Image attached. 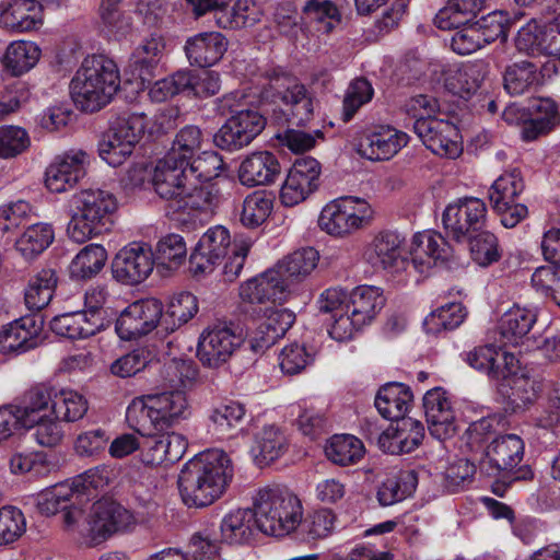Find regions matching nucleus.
I'll return each mask as SVG.
<instances>
[{"instance_id":"obj_1","label":"nucleus","mask_w":560,"mask_h":560,"mask_svg":"<svg viewBox=\"0 0 560 560\" xmlns=\"http://www.w3.org/2000/svg\"><path fill=\"white\" fill-rule=\"evenodd\" d=\"M187 408L186 396L177 392L149 394L139 404L128 407L129 425L145 438L142 448L147 465L159 466L182 458L187 442L182 435L167 431L186 418Z\"/></svg>"},{"instance_id":"obj_2","label":"nucleus","mask_w":560,"mask_h":560,"mask_svg":"<svg viewBox=\"0 0 560 560\" xmlns=\"http://www.w3.org/2000/svg\"><path fill=\"white\" fill-rule=\"evenodd\" d=\"M232 460L223 450L211 448L195 455L182 468L178 489L189 508H205L220 499L232 481Z\"/></svg>"},{"instance_id":"obj_3","label":"nucleus","mask_w":560,"mask_h":560,"mask_svg":"<svg viewBox=\"0 0 560 560\" xmlns=\"http://www.w3.org/2000/svg\"><path fill=\"white\" fill-rule=\"evenodd\" d=\"M120 88L116 62L106 55L86 56L70 81V95L78 109L95 113L108 105Z\"/></svg>"},{"instance_id":"obj_4","label":"nucleus","mask_w":560,"mask_h":560,"mask_svg":"<svg viewBox=\"0 0 560 560\" xmlns=\"http://www.w3.org/2000/svg\"><path fill=\"white\" fill-rule=\"evenodd\" d=\"M68 234L75 243H84L110 230L117 209L115 196L103 189H85L73 196Z\"/></svg>"},{"instance_id":"obj_5","label":"nucleus","mask_w":560,"mask_h":560,"mask_svg":"<svg viewBox=\"0 0 560 560\" xmlns=\"http://www.w3.org/2000/svg\"><path fill=\"white\" fill-rule=\"evenodd\" d=\"M252 512L255 526L261 533L284 536L298 528L302 505L299 498L288 489H264L258 492Z\"/></svg>"},{"instance_id":"obj_6","label":"nucleus","mask_w":560,"mask_h":560,"mask_svg":"<svg viewBox=\"0 0 560 560\" xmlns=\"http://www.w3.org/2000/svg\"><path fill=\"white\" fill-rule=\"evenodd\" d=\"M373 219L369 202L354 196H345L328 202L320 211L318 226L335 237H346L368 226Z\"/></svg>"},{"instance_id":"obj_7","label":"nucleus","mask_w":560,"mask_h":560,"mask_svg":"<svg viewBox=\"0 0 560 560\" xmlns=\"http://www.w3.org/2000/svg\"><path fill=\"white\" fill-rule=\"evenodd\" d=\"M147 127L142 114H122L116 117L98 142V154L107 164L121 165L132 153Z\"/></svg>"},{"instance_id":"obj_8","label":"nucleus","mask_w":560,"mask_h":560,"mask_svg":"<svg viewBox=\"0 0 560 560\" xmlns=\"http://www.w3.org/2000/svg\"><path fill=\"white\" fill-rule=\"evenodd\" d=\"M409 254L410 268L419 275L428 276L433 268L456 269L463 265L446 238L432 230L412 236Z\"/></svg>"},{"instance_id":"obj_9","label":"nucleus","mask_w":560,"mask_h":560,"mask_svg":"<svg viewBox=\"0 0 560 560\" xmlns=\"http://www.w3.org/2000/svg\"><path fill=\"white\" fill-rule=\"evenodd\" d=\"M131 521L132 515L119 503L106 499L98 500L92 505L88 516L83 510V520L74 528V533L97 545L127 528Z\"/></svg>"},{"instance_id":"obj_10","label":"nucleus","mask_w":560,"mask_h":560,"mask_svg":"<svg viewBox=\"0 0 560 560\" xmlns=\"http://www.w3.org/2000/svg\"><path fill=\"white\" fill-rule=\"evenodd\" d=\"M245 342L243 329L233 323H218L201 332L197 357L208 368H219Z\"/></svg>"},{"instance_id":"obj_11","label":"nucleus","mask_w":560,"mask_h":560,"mask_svg":"<svg viewBox=\"0 0 560 560\" xmlns=\"http://www.w3.org/2000/svg\"><path fill=\"white\" fill-rule=\"evenodd\" d=\"M487 206L476 197L458 198L443 211L442 222L447 234L457 243L485 229Z\"/></svg>"},{"instance_id":"obj_12","label":"nucleus","mask_w":560,"mask_h":560,"mask_svg":"<svg viewBox=\"0 0 560 560\" xmlns=\"http://www.w3.org/2000/svg\"><path fill=\"white\" fill-rule=\"evenodd\" d=\"M163 304L154 298L128 305L118 316L115 329L121 340H137L161 326Z\"/></svg>"},{"instance_id":"obj_13","label":"nucleus","mask_w":560,"mask_h":560,"mask_svg":"<svg viewBox=\"0 0 560 560\" xmlns=\"http://www.w3.org/2000/svg\"><path fill=\"white\" fill-rule=\"evenodd\" d=\"M320 172V164L316 159H296L281 185V203L284 207H294L306 200L318 188Z\"/></svg>"},{"instance_id":"obj_14","label":"nucleus","mask_w":560,"mask_h":560,"mask_svg":"<svg viewBox=\"0 0 560 560\" xmlns=\"http://www.w3.org/2000/svg\"><path fill=\"white\" fill-rule=\"evenodd\" d=\"M43 328L44 318L37 313L12 320L0 330V352L21 354L36 349L44 341Z\"/></svg>"},{"instance_id":"obj_15","label":"nucleus","mask_w":560,"mask_h":560,"mask_svg":"<svg viewBox=\"0 0 560 560\" xmlns=\"http://www.w3.org/2000/svg\"><path fill=\"white\" fill-rule=\"evenodd\" d=\"M515 46L530 56L560 57V18L545 24L529 21L518 30Z\"/></svg>"},{"instance_id":"obj_16","label":"nucleus","mask_w":560,"mask_h":560,"mask_svg":"<svg viewBox=\"0 0 560 560\" xmlns=\"http://www.w3.org/2000/svg\"><path fill=\"white\" fill-rule=\"evenodd\" d=\"M37 509L47 516L61 513L63 528L70 533H74V528L83 520L81 494L68 485H57L40 493Z\"/></svg>"},{"instance_id":"obj_17","label":"nucleus","mask_w":560,"mask_h":560,"mask_svg":"<svg viewBox=\"0 0 560 560\" xmlns=\"http://www.w3.org/2000/svg\"><path fill=\"white\" fill-rule=\"evenodd\" d=\"M269 86L275 96L291 107L293 122L305 125L313 115V98L306 88L288 73L273 71L269 77Z\"/></svg>"},{"instance_id":"obj_18","label":"nucleus","mask_w":560,"mask_h":560,"mask_svg":"<svg viewBox=\"0 0 560 560\" xmlns=\"http://www.w3.org/2000/svg\"><path fill=\"white\" fill-rule=\"evenodd\" d=\"M89 155L82 150H69L57 155L45 172V185L51 192L72 188L86 174Z\"/></svg>"},{"instance_id":"obj_19","label":"nucleus","mask_w":560,"mask_h":560,"mask_svg":"<svg viewBox=\"0 0 560 560\" xmlns=\"http://www.w3.org/2000/svg\"><path fill=\"white\" fill-rule=\"evenodd\" d=\"M415 132L435 155L456 159L463 152L459 130L447 120L420 121L415 126Z\"/></svg>"},{"instance_id":"obj_20","label":"nucleus","mask_w":560,"mask_h":560,"mask_svg":"<svg viewBox=\"0 0 560 560\" xmlns=\"http://www.w3.org/2000/svg\"><path fill=\"white\" fill-rule=\"evenodd\" d=\"M405 238L397 232L383 231L378 233L368 253V261L375 270L385 271L395 277L410 268V264L402 256Z\"/></svg>"},{"instance_id":"obj_21","label":"nucleus","mask_w":560,"mask_h":560,"mask_svg":"<svg viewBox=\"0 0 560 560\" xmlns=\"http://www.w3.org/2000/svg\"><path fill=\"white\" fill-rule=\"evenodd\" d=\"M155 267L151 247L140 242L122 247L112 261L115 280H145Z\"/></svg>"},{"instance_id":"obj_22","label":"nucleus","mask_w":560,"mask_h":560,"mask_svg":"<svg viewBox=\"0 0 560 560\" xmlns=\"http://www.w3.org/2000/svg\"><path fill=\"white\" fill-rule=\"evenodd\" d=\"M188 164V161L174 158V153H166L154 167L152 183L156 194L167 201V208L191 180Z\"/></svg>"},{"instance_id":"obj_23","label":"nucleus","mask_w":560,"mask_h":560,"mask_svg":"<svg viewBox=\"0 0 560 560\" xmlns=\"http://www.w3.org/2000/svg\"><path fill=\"white\" fill-rule=\"evenodd\" d=\"M423 409L432 436L445 440L456 432L455 412L443 388L435 387L424 394Z\"/></svg>"},{"instance_id":"obj_24","label":"nucleus","mask_w":560,"mask_h":560,"mask_svg":"<svg viewBox=\"0 0 560 560\" xmlns=\"http://www.w3.org/2000/svg\"><path fill=\"white\" fill-rule=\"evenodd\" d=\"M229 42L220 32H202L185 43V54L190 65L209 68L219 62L226 52Z\"/></svg>"},{"instance_id":"obj_25","label":"nucleus","mask_w":560,"mask_h":560,"mask_svg":"<svg viewBox=\"0 0 560 560\" xmlns=\"http://www.w3.org/2000/svg\"><path fill=\"white\" fill-rule=\"evenodd\" d=\"M319 259L318 252L313 247L299 249L277 265L258 276H252L246 280H289L290 278L308 277L316 268Z\"/></svg>"},{"instance_id":"obj_26","label":"nucleus","mask_w":560,"mask_h":560,"mask_svg":"<svg viewBox=\"0 0 560 560\" xmlns=\"http://www.w3.org/2000/svg\"><path fill=\"white\" fill-rule=\"evenodd\" d=\"M280 171V163L273 153L258 151L242 161L238 179L242 185L247 187L268 185L276 180Z\"/></svg>"},{"instance_id":"obj_27","label":"nucleus","mask_w":560,"mask_h":560,"mask_svg":"<svg viewBox=\"0 0 560 560\" xmlns=\"http://www.w3.org/2000/svg\"><path fill=\"white\" fill-rule=\"evenodd\" d=\"M219 201L218 189L212 183H201L191 179L167 208L168 213H192L211 211Z\"/></svg>"},{"instance_id":"obj_28","label":"nucleus","mask_w":560,"mask_h":560,"mask_svg":"<svg viewBox=\"0 0 560 560\" xmlns=\"http://www.w3.org/2000/svg\"><path fill=\"white\" fill-rule=\"evenodd\" d=\"M408 142V136L389 127H381L368 133L360 142V151L371 161L393 158Z\"/></svg>"},{"instance_id":"obj_29","label":"nucleus","mask_w":560,"mask_h":560,"mask_svg":"<svg viewBox=\"0 0 560 560\" xmlns=\"http://www.w3.org/2000/svg\"><path fill=\"white\" fill-rule=\"evenodd\" d=\"M524 442L513 433L495 438L487 447L486 457L492 471H512L523 459Z\"/></svg>"},{"instance_id":"obj_30","label":"nucleus","mask_w":560,"mask_h":560,"mask_svg":"<svg viewBox=\"0 0 560 560\" xmlns=\"http://www.w3.org/2000/svg\"><path fill=\"white\" fill-rule=\"evenodd\" d=\"M536 323V314L527 308L514 306L506 311L498 326L500 341L504 345L524 346L527 345L526 350L530 347V331L533 325Z\"/></svg>"},{"instance_id":"obj_31","label":"nucleus","mask_w":560,"mask_h":560,"mask_svg":"<svg viewBox=\"0 0 560 560\" xmlns=\"http://www.w3.org/2000/svg\"><path fill=\"white\" fill-rule=\"evenodd\" d=\"M49 327L57 336L70 340L86 339L102 329L103 318L83 311L72 312L55 316Z\"/></svg>"},{"instance_id":"obj_32","label":"nucleus","mask_w":560,"mask_h":560,"mask_svg":"<svg viewBox=\"0 0 560 560\" xmlns=\"http://www.w3.org/2000/svg\"><path fill=\"white\" fill-rule=\"evenodd\" d=\"M0 22L15 33L37 30L43 24V8L39 0H13L1 13Z\"/></svg>"},{"instance_id":"obj_33","label":"nucleus","mask_w":560,"mask_h":560,"mask_svg":"<svg viewBox=\"0 0 560 560\" xmlns=\"http://www.w3.org/2000/svg\"><path fill=\"white\" fill-rule=\"evenodd\" d=\"M413 395L409 386L392 382L378 389L374 405L378 413L387 420H395L407 416Z\"/></svg>"},{"instance_id":"obj_34","label":"nucleus","mask_w":560,"mask_h":560,"mask_svg":"<svg viewBox=\"0 0 560 560\" xmlns=\"http://www.w3.org/2000/svg\"><path fill=\"white\" fill-rule=\"evenodd\" d=\"M488 70V63L482 60L464 63L448 72L445 86L454 95L468 98L479 90Z\"/></svg>"},{"instance_id":"obj_35","label":"nucleus","mask_w":560,"mask_h":560,"mask_svg":"<svg viewBox=\"0 0 560 560\" xmlns=\"http://www.w3.org/2000/svg\"><path fill=\"white\" fill-rule=\"evenodd\" d=\"M230 0L221 5L215 13V24L224 30H241L252 27L262 18L259 4L250 0H237L230 5Z\"/></svg>"},{"instance_id":"obj_36","label":"nucleus","mask_w":560,"mask_h":560,"mask_svg":"<svg viewBox=\"0 0 560 560\" xmlns=\"http://www.w3.org/2000/svg\"><path fill=\"white\" fill-rule=\"evenodd\" d=\"M295 322V314L288 308L273 311L260 325L256 336L249 341L254 351H262L273 346Z\"/></svg>"},{"instance_id":"obj_37","label":"nucleus","mask_w":560,"mask_h":560,"mask_svg":"<svg viewBox=\"0 0 560 560\" xmlns=\"http://www.w3.org/2000/svg\"><path fill=\"white\" fill-rule=\"evenodd\" d=\"M120 1L101 0L96 25L98 30L108 38L121 39L132 31L131 16L120 9Z\"/></svg>"},{"instance_id":"obj_38","label":"nucleus","mask_w":560,"mask_h":560,"mask_svg":"<svg viewBox=\"0 0 560 560\" xmlns=\"http://www.w3.org/2000/svg\"><path fill=\"white\" fill-rule=\"evenodd\" d=\"M532 108L537 117L524 122L522 138L525 141H534L560 125V113L551 98H538L533 103Z\"/></svg>"},{"instance_id":"obj_39","label":"nucleus","mask_w":560,"mask_h":560,"mask_svg":"<svg viewBox=\"0 0 560 560\" xmlns=\"http://www.w3.org/2000/svg\"><path fill=\"white\" fill-rule=\"evenodd\" d=\"M383 290L375 285L361 284L349 295L348 310L353 312L357 324H369L385 305Z\"/></svg>"},{"instance_id":"obj_40","label":"nucleus","mask_w":560,"mask_h":560,"mask_svg":"<svg viewBox=\"0 0 560 560\" xmlns=\"http://www.w3.org/2000/svg\"><path fill=\"white\" fill-rule=\"evenodd\" d=\"M485 0H448L436 13L434 22L440 30L459 28L472 23L482 10Z\"/></svg>"},{"instance_id":"obj_41","label":"nucleus","mask_w":560,"mask_h":560,"mask_svg":"<svg viewBox=\"0 0 560 560\" xmlns=\"http://www.w3.org/2000/svg\"><path fill=\"white\" fill-rule=\"evenodd\" d=\"M416 470H401L386 478L378 487L376 499L382 506H390L410 497L417 489Z\"/></svg>"},{"instance_id":"obj_42","label":"nucleus","mask_w":560,"mask_h":560,"mask_svg":"<svg viewBox=\"0 0 560 560\" xmlns=\"http://www.w3.org/2000/svg\"><path fill=\"white\" fill-rule=\"evenodd\" d=\"M245 408L238 401H229L214 407L210 415V428L221 439H232L241 431Z\"/></svg>"},{"instance_id":"obj_43","label":"nucleus","mask_w":560,"mask_h":560,"mask_svg":"<svg viewBox=\"0 0 560 560\" xmlns=\"http://www.w3.org/2000/svg\"><path fill=\"white\" fill-rule=\"evenodd\" d=\"M56 389L46 384L32 387L25 395L21 406L13 407L22 420L23 428H34V423L46 415H39L52 405Z\"/></svg>"},{"instance_id":"obj_44","label":"nucleus","mask_w":560,"mask_h":560,"mask_svg":"<svg viewBox=\"0 0 560 560\" xmlns=\"http://www.w3.org/2000/svg\"><path fill=\"white\" fill-rule=\"evenodd\" d=\"M198 312L197 298L187 291L174 294L167 305L165 314L162 313L161 328L171 334L190 320Z\"/></svg>"},{"instance_id":"obj_45","label":"nucleus","mask_w":560,"mask_h":560,"mask_svg":"<svg viewBox=\"0 0 560 560\" xmlns=\"http://www.w3.org/2000/svg\"><path fill=\"white\" fill-rule=\"evenodd\" d=\"M39 57L40 48L34 42L15 40L7 47L2 63L9 73L19 77L34 68Z\"/></svg>"},{"instance_id":"obj_46","label":"nucleus","mask_w":560,"mask_h":560,"mask_svg":"<svg viewBox=\"0 0 560 560\" xmlns=\"http://www.w3.org/2000/svg\"><path fill=\"white\" fill-rule=\"evenodd\" d=\"M107 260L102 245L90 244L80 250L69 266L71 280H89L96 277Z\"/></svg>"},{"instance_id":"obj_47","label":"nucleus","mask_w":560,"mask_h":560,"mask_svg":"<svg viewBox=\"0 0 560 560\" xmlns=\"http://www.w3.org/2000/svg\"><path fill=\"white\" fill-rule=\"evenodd\" d=\"M254 514L252 509H238L228 514L221 523L222 540L230 545L248 542L253 536Z\"/></svg>"},{"instance_id":"obj_48","label":"nucleus","mask_w":560,"mask_h":560,"mask_svg":"<svg viewBox=\"0 0 560 560\" xmlns=\"http://www.w3.org/2000/svg\"><path fill=\"white\" fill-rule=\"evenodd\" d=\"M500 392L506 397V406L512 412L525 410L536 399L534 382L524 374L503 380Z\"/></svg>"},{"instance_id":"obj_49","label":"nucleus","mask_w":560,"mask_h":560,"mask_svg":"<svg viewBox=\"0 0 560 560\" xmlns=\"http://www.w3.org/2000/svg\"><path fill=\"white\" fill-rule=\"evenodd\" d=\"M164 48V38L158 34H152L136 48L132 61L142 80L152 77L153 70L163 56Z\"/></svg>"},{"instance_id":"obj_50","label":"nucleus","mask_w":560,"mask_h":560,"mask_svg":"<svg viewBox=\"0 0 560 560\" xmlns=\"http://www.w3.org/2000/svg\"><path fill=\"white\" fill-rule=\"evenodd\" d=\"M288 295L285 282H242L240 285L242 301L250 304L267 302L282 304Z\"/></svg>"},{"instance_id":"obj_51","label":"nucleus","mask_w":560,"mask_h":560,"mask_svg":"<svg viewBox=\"0 0 560 560\" xmlns=\"http://www.w3.org/2000/svg\"><path fill=\"white\" fill-rule=\"evenodd\" d=\"M538 82L537 67L527 60L508 66L503 73V85L510 95H522Z\"/></svg>"},{"instance_id":"obj_52","label":"nucleus","mask_w":560,"mask_h":560,"mask_svg":"<svg viewBox=\"0 0 560 560\" xmlns=\"http://www.w3.org/2000/svg\"><path fill=\"white\" fill-rule=\"evenodd\" d=\"M326 456L332 463L348 466L359 462L364 454L363 443L350 434H336L325 448Z\"/></svg>"},{"instance_id":"obj_53","label":"nucleus","mask_w":560,"mask_h":560,"mask_svg":"<svg viewBox=\"0 0 560 560\" xmlns=\"http://www.w3.org/2000/svg\"><path fill=\"white\" fill-rule=\"evenodd\" d=\"M158 258L161 262L156 264V273L162 278L172 277V270L175 269L186 255V245L184 238L178 234H168L158 243Z\"/></svg>"},{"instance_id":"obj_54","label":"nucleus","mask_w":560,"mask_h":560,"mask_svg":"<svg viewBox=\"0 0 560 560\" xmlns=\"http://www.w3.org/2000/svg\"><path fill=\"white\" fill-rule=\"evenodd\" d=\"M161 377L170 388L163 393L177 392L185 396L182 388L187 387L198 375L196 364L191 360L173 359L166 362L160 371Z\"/></svg>"},{"instance_id":"obj_55","label":"nucleus","mask_w":560,"mask_h":560,"mask_svg":"<svg viewBox=\"0 0 560 560\" xmlns=\"http://www.w3.org/2000/svg\"><path fill=\"white\" fill-rule=\"evenodd\" d=\"M88 401L79 393L71 389H61L54 393L51 412L56 420L74 422L86 413Z\"/></svg>"},{"instance_id":"obj_56","label":"nucleus","mask_w":560,"mask_h":560,"mask_svg":"<svg viewBox=\"0 0 560 560\" xmlns=\"http://www.w3.org/2000/svg\"><path fill=\"white\" fill-rule=\"evenodd\" d=\"M54 238L55 233L50 224H32L16 241L15 247L25 258H33L44 252Z\"/></svg>"},{"instance_id":"obj_57","label":"nucleus","mask_w":560,"mask_h":560,"mask_svg":"<svg viewBox=\"0 0 560 560\" xmlns=\"http://www.w3.org/2000/svg\"><path fill=\"white\" fill-rule=\"evenodd\" d=\"M524 189L520 171L513 170L500 175L489 190V199L493 209H501L504 205L516 200Z\"/></svg>"},{"instance_id":"obj_58","label":"nucleus","mask_w":560,"mask_h":560,"mask_svg":"<svg viewBox=\"0 0 560 560\" xmlns=\"http://www.w3.org/2000/svg\"><path fill=\"white\" fill-rule=\"evenodd\" d=\"M258 453L256 460L259 464H270L288 451L284 434L275 425L265 427L256 436Z\"/></svg>"},{"instance_id":"obj_59","label":"nucleus","mask_w":560,"mask_h":560,"mask_svg":"<svg viewBox=\"0 0 560 560\" xmlns=\"http://www.w3.org/2000/svg\"><path fill=\"white\" fill-rule=\"evenodd\" d=\"M465 361L472 369L485 373L492 380H500L504 376L506 369H501L499 363V350L493 345L475 347L466 353Z\"/></svg>"},{"instance_id":"obj_60","label":"nucleus","mask_w":560,"mask_h":560,"mask_svg":"<svg viewBox=\"0 0 560 560\" xmlns=\"http://www.w3.org/2000/svg\"><path fill=\"white\" fill-rule=\"evenodd\" d=\"M304 18L317 24V31L331 32L340 22L337 7L330 0H307L302 9Z\"/></svg>"},{"instance_id":"obj_61","label":"nucleus","mask_w":560,"mask_h":560,"mask_svg":"<svg viewBox=\"0 0 560 560\" xmlns=\"http://www.w3.org/2000/svg\"><path fill=\"white\" fill-rule=\"evenodd\" d=\"M272 198L265 191H254L243 201L241 222L247 228L264 223L272 211Z\"/></svg>"},{"instance_id":"obj_62","label":"nucleus","mask_w":560,"mask_h":560,"mask_svg":"<svg viewBox=\"0 0 560 560\" xmlns=\"http://www.w3.org/2000/svg\"><path fill=\"white\" fill-rule=\"evenodd\" d=\"M466 316L465 308L460 303H447L425 318L428 331L438 334L442 330H454L464 320Z\"/></svg>"},{"instance_id":"obj_63","label":"nucleus","mask_w":560,"mask_h":560,"mask_svg":"<svg viewBox=\"0 0 560 560\" xmlns=\"http://www.w3.org/2000/svg\"><path fill=\"white\" fill-rule=\"evenodd\" d=\"M462 243H467L472 259L480 266H488L499 259L498 240L485 229L480 230Z\"/></svg>"},{"instance_id":"obj_64","label":"nucleus","mask_w":560,"mask_h":560,"mask_svg":"<svg viewBox=\"0 0 560 560\" xmlns=\"http://www.w3.org/2000/svg\"><path fill=\"white\" fill-rule=\"evenodd\" d=\"M110 476L108 467L96 466L78 476L70 487L81 494L83 505L90 501L92 491L103 490L108 485Z\"/></svg>"}]
</instances>
